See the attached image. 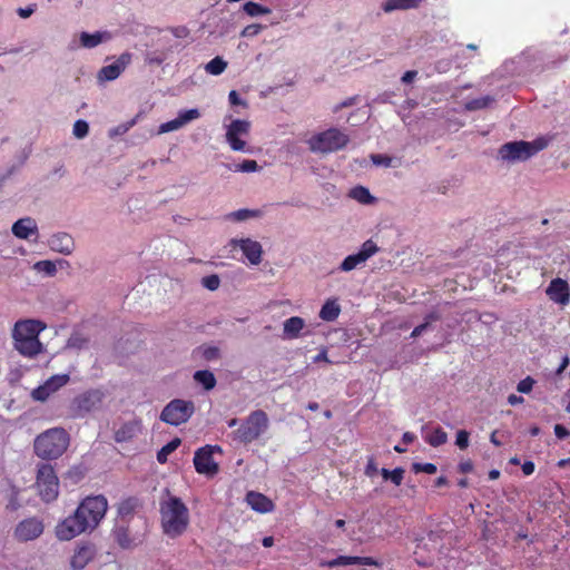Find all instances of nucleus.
<instances>
[{"mask_svg": "<svg viewBox=\"0 0 570 570\" xmlns=\"http://www.w3.org/2000/svg\"><path fill=\"white\" fill-rule=\"evenodd\" d=\"M422 0H386L382 9L385 12H392L394 10H407L417 8Z\"/></svg>", "mask_w": 570, "mask_h": 570, "instance_id": "26", "label": "nucleus"}, {"mask_svg": "<svg viewBox=\"0 0 570 570\" xmlns=\"http://www.w3.org/2000/svg\"><path fill=\"white\" fill-rule=\"evenodd\" d=\"M181 441L179 438L173 439L170 442L165 444L158 452H157V461L161 464L166 463L168 460V455L171 454L179 445Z\"/></svg>", "mask_w": 570, "mask_h": 570, "instance_id": "30", "label": "nucleus"}, {"mask_svg": "<svg viewBox=\"0 0 570 570\" xmlns=\"http://www.w3.org/2000/svg\"><path fill=\"white\" fill-rule=\"evenodd\" d=\"M228 99H229L230 105H233V106L245 105V102L239 98V95L235 90H232L229 92Z\"/></svg>", "mask_w": 570, "mask_h": 570, "instance_id": "61", "label": "nucleus"}, {"mask_svg": "<svg viewBox=\"0 0 570 570\" xmlns=\"http://www.w3.org/2000/svg\"><path fill=\"white\" fill-rule=\"evenodd\" d=\"M341 313V307L336 299H327L320 311V317L326 322L335 321Z\"/></svg>", "mask_w": 570, "mask_h": 570, "instance_id": "27", "label": "nucleus"}, {"mask_svg": "<svg viewBox=\"0 0 570 570\" xmlns=\"http://www.w3.org/2000/svg\"><path fill=\"white\" fill-rule=\"evenodd\" d=\"M181 127H183V124L179 120V118L177 117L170 121L161 124L159 129H160V132H168V131L177 130Z\"/></svg>", "mask_w": 570, "mask_h": 570, "instance_id": "52", "label": "nucleus"}, {"mask_svg": "<svg viewBox=\"0 0 570 570\" xmlns=\"http://www.w3.org/2000/svg\"><path fill=\"white\" fill-rule=\"evenodd\" d=\"M96 547L91 542H82L77 546L75 553L70 559V566L73 570H82L94 560Z\"/></svg>", "mask_w": 570, "mask_h": 570, "instance_id": "15", "label": "nucleus"}, {"mask_svg": "<svg viewBox=\"0 0 570 570\" xmlns=\"http://www.w3.org/2000/svg\"><path fill=\"white\" fill-rule=\"evenodd\" d=\"M352 564L381 567V563L372 557L338 556L337 558L332 559L324 563V566H326L328 568H335V567H341V566H352Z\"/></svg>", "mask_w": 570, "mask_h": 570, "instance_id": "18", "label": "nucleus"}, {"mask_svg": "<svg viewBox=\"0 0 570 570\" xmlns=\"http://www.w3.org/2000/svg\"><path fill=\"white\" fill-rule=\"evenodd\" d=\"M104 399L100 390H88L72 400V410L75 415L82 416L86 413L97 409Z\"/></svg>", "mask_w": 570, "mask_h": 570, "instance_id": "10", "label": "nucleus"}, {"mask_svg": "<svg viewBox=\"0 0 570 570\" xmlns=\"http://www.w3.org/2000/svg\"><path fill=\"white\" fill-rule=\"evenodd\" d=\"M246 501L253 510L261 513L271 512L274 509L273 501L259 492H248Z\"/></svg>", "mask_w": 570, "mask_h": 570, "instance_id": "22", "label": "nucleus"}, {"mask_svg": "<svg viewBox=\"0 0 570 570\" xmlns=\"http://www.w3.org/2000/svg\"><path fill=\"white\" fill-rule=\"evenodd\" d=\"M46 324L38 320H20L12 330L14 348L26 357H35L42 352L39 334Z\"/></svg>", "mask_w": 570, "mask_h": 570, "instance_id": "3", "label": "nucleus"}, {"mask_svg": "<svg viewBox=\"0 0 570 570\" xmlns=\"http://www.w3.org/2000/svg\"><path fill=\"white\" fill-rule=\"evenodd\" d=\"M35 268L39 272H43L47 275H55L57 272V267L53 262L51 261H40L35 264Z\"/></svg>", "mask_w": 570, "mask_h": 570, "instance_id": "42", "label": "nucleus"}, {"mask_svg": "<svg viewBox=\"0 0 570 570\" xmlns=\"http://www.w3.org/2000/svg\"><path fill=\"white\" fill-rule=\"evenodd\" d=\"M261 215L259 210H252V209H238L236 212H233L228 215V217L233 218L234 220H245L252 217H258Z\"/></svg>", "mask_w": 570, "mask_h": 570, "instance_id": "38", "label": "nucleus"}, {"mask_svg": "<svg viewBox=\"0 0 570 570\" xmlns=\"http://www.w3.org/2000/svg\"><path fill=\"white\" fill-rule=\"evenodd\" d=\"M356 100H357V97H350L347 99H345L344 101H342L341 104H338L337 106H335V108L333 109L335 112H337L338 110L343 109V108H347V107H351L353 105L356 104Z\"/></svg>", "mask_w": 570, "mask_h": 570, "instance_id": "59", "label": "nucleus"}, {"mask_svg": "<svg viewBox=\"0 0 570 570\" xmlns=\"http://www.w3.org/2000/svg\"><path fill=\"white\" fill-rule=\"evenodd\" d=\"M135 125V120H131L129 122H126V124H120L118 125L117 127H115L114 129L110 130L109 132V136L110 137H115V136H119V135H124L126 134L132 126Z\"/></svg>", "mask_w": 570, "mask_h": 570, "instance_id": "54", "label": "nucleus"}, {"mask_svg": "<svg viewBox=\"0 0 570 570\" xmlns=\"http://www.w3.org/2000/svg\"><path fill=\"white\" fill-rule=\"evenodd\" d=\"M439 315L436 313H430L425 316V322L415 326L411 333V337H419L430 325L431 322L438 321Z\"/></svg>", "mask_w": 570, "mask_h": 570, "instance_id": "39", "label": "nucleus"}, {"mask_svg": "<svg viewBox=\"0 0 570 570\" xmlns=\"http://www.w3.org/2000/svg\"><path fill=\"white\" fill-rule=\"evenodd\" d=\"M194 412L195 405L193 401L175 399L163 409L160 420L167 424L178 426L186 423Z\"/></svg>", "mask_w": 570, "mask_h": 570, "instance_id": "8", "label": "nucleus"}, {"mask_svg": "<svg viewBox=\"0 0 570 570\" xmlns=\"http://www.w3.org/2000/svg\"><path fill=\"white\" fill-rule=\"evenodd\" d=\"M379 252V247L372 239L363 243L358 253L348 255L342 262L340 268L343 272H350L356 268L360 264L366 262L371 256Z\"/></svg>", "mask_w": 570, "mask_h": 570, "instance_id": "12", "label": "nucleus"}, {"mask_svg": "<svg viewBox=\"0 0 570 570\" xmlns=\"http://www.w3.org/2000/svg\"><path fill=\"white\" fill-rule=\"evenodd\" d=\"M548 146V140L543 137L537 138L535 140L530 142L531 157L535 155L538 151L544 149Z\"/></svg>", "mask_w": 570, "mask_h": 570, "instance_id": "50", "label": "nucleus"}, {"mask_svg": "<svg viewBox=\"0 0 570 570\" xmlns=\"http://www.w3.org/2000/svg\"><path fill=\"white\" fill-rule=\"evenodd\" d=\"M130 55L122 53L115 62L102 67L98 72V79L101 81H111L117 79L130 62Z\"/></svg>", "mask_w": 570, "mask_h": 570, "instance_id": "17", "label": "nucleus"}, {"mask_svg": "<svg viewBox=\"0 0 570 570\" xmlns=\"http://www.w3.org/2000/svg\"><path fill=\"white\" fill-rule=\"evenodd\" d=\"M104 35L101 32L88 33L81 32L80 35V43L85 48H94L102 42Z\"/></svg>", "mask_w": 570, "mask_h": 570, "instance_id": "32", "label": "nucleus"}, {"mask_svg": "<svg viewBox=\"0 0 570 570\" xmlns=\"http://www.w3.org/2000/svg\"><path fill=\"white\" fill-rule=\"evenodd\" d=\"M257 168H258V164L256 160L246 159L243 163L236 165L235 171L253 173V171H256Z\"/></svg>", "mask_w": 570, "mask_h": 570, "instance_id": "45", "label": "nucleus"}, {"mask_svg": "<svg viewBox=\"0 0 570 570\" xmlns=\"http://www.w3.org/2000/svg\"><path fill=\"white\" fill-rule=\"evenodd\" d=\"M108 501L105 495H88L81 500L75 512L55 528V534L60 541H70L73 538L92 532L105 518Z\"/></svg>", "mask_w": 570, "mask_h": 570, "instance_id": "1", "label": "nucleus"}, {"mask_svg": "<svg viewBox=\"0 0 570 570\" xmlns=\"http://www.w3.org/2000/svg\"><path fill=\"white\" fill-rule=\"evenodd\" d=\"M424 441L429 445L438 448L448 442V434L441 426H436L425 433Z\"/></svg>", "mask_w": 570, "mask_h": 570, "instance_id": "28", "label": "nucleus"}, {"mask_svg": "<svg viewBox=\"0 0 570 570\" xmlns=\"http://www.w3.org/2000/svg\"><path fill=\"white\" fill-rule=\"evenodd\" d=\"M52 394V392L50 391V387H48L45 383L40 386H38L37 389H35L32 391V397L37 401H46L50 395Z\"/></svg>", "mask_w": 570, "mask_h": 570, "instance_id": "43", "label": "nucleus"}, {"mask_svg": "<svg viewBox=\"0 0 570 570\" xmlns=\"http://www.w3.org/2000/svg\"><path fill=\"white\" fill-rule=\"evenodd\" d=\"M140 428L141 425L139 421H130L124 423L115 432V441L118 443H122L132 440L140 432Z\"/></svg>", "mask_w": 570, "mask_h": 570, "instance_id": "23", "label": "nucleus"}, {"mask_svg": "<svg viewBox=\"0 0 570 570\" xmlns=\"http://www.w3.org/2000/svg\"><path fill=\"white\" fill-rule=\"evenodd\" d=\"M163 532L171 539L180 537L188 528L189 511L180 498L169 495L160 502Z\"/></svg>", "mask_w": 570, "mask_h": 570, "instance_id": "2", "label": "nucleus"}, {"mask_svg": "<svg viewBox=\"0 0 570 570\" xmlns=\"http://www.w3.org/2000/svg\"><path fill=\"white\" fill-rule=\"evenodd\" d=\"M470 433L466 430H459L456 432L455 445L460 450H465L469 446Z\"/></svg>", "mask_w": 570, "mask_h": 570, "instance_id": "47", "label": "nucleus"}, {"mask_svg": "<svg viewBox=\"0 0 570 570\" xmlns=\"http://www.w3.org/2000/svg\"><path fill=\"white\" fill-rule=\"evenodd\" d=\"M219 350L215 346L207 347L204 351V357L208 361L214 360L218 356Z\"/></svg>", "mask_w": 570, "mask_h": 570, "instance_id": "60", "label": "nucleus"}, {"mask_svg": "<svg viewBox=\"0 0 570 570\" xmlns=\"http://www.w3.org/2000/svg\"><path fill=\"white\" fill-rule=\"evenodd\" d=\"M351 197L358 200L362 204H370L373 200V196L370 190L363 186H357L351 190Z\"/></svg>", "mask_w": 570, "mask_h": 570, "instance_id": "36", "label": "nucleus"}, {"mask_svg": "<svg viewBox=\"0 0 570 570\" xmlns=\"http://www.w3.org/2000/svg\"><path fill=\"white\" fill-rule=\"evenodd\" d=\"M70 380L69 374L52 375L45 384L50 387L52 393L57 392L60 387L65 386Z\"/></svg>", "mask_w": 570, "mask_h": 570, "instance_id": "34", "label": "nucleus"}, {"mask_svg": "<svg viewBox=\"0 0 570 570\" xmlns=\"http://www.w3.org/2000/svg\"><path fill=\"white\" fill-rule=\"evenodd\" d=\"M549 298L560 305H567L570 301V288L567 281L562 278H554L550 282L546 289Z\"/></svg>", "mask_w": 570, "mask_h": 570, "instance_id": "16", "label": "nucleus"}, {"mask_svg": "<svg viewBox=\"0 0 570 570\" xmlns=\"http://www.w3.org/2000/svg\"><path fill=\"white\" fill-rule=\"evenodd\" d=\"M215 450L220 451V448L218 445H205L195 452L194 466L197 473L207 476H214L218 473L219 466L213 458Z\"/></svg>", "mask_w": 570, "mask_h": 570, "instance_id": "9", "label": "nucleus"}, {"mask_svg": "<svg viewBox=\"0 0 570 570\" xmlns=\"http://www.w3.org/2000/svg\"><path fill=\"white\" fill-rule=\"evenodd\" d=\"M70 444V435L63 428H52L40 433L33 442L37 456L43 460L60 458Z\"/></svg>", "mask_w": 570, "mask_h": 570, "instance_id": "4", "label": "nucleus"}, {"mask_svg": "<svg viewBox=\"0 0 570 570\" xmlns=\"http://www.w3.org/2000/svg\"><path fill=\"white\" fill-rule=\"evenodd\" d=\"M371 160L376 166H385V167L391 166V161H392V159L389 156L381 155V154H372Z\"/></svg>", "mask_w": 570, "mask_h": 570, "instance_id": "55", "label": "nucleus"}, {"mask_svg": "<svg viewBox=\"0 0 570 570\" xmlns=\"http://www.w3.org/2000/svg\"><path fill=\"white\" fill-rule=\"evenodd\" d=\"M229 244L233 247H239L252 265H258L262 262L263 247L258 242L250 238H233Z\"/></svg>", "mask_w": 570, "mask_h": 570, "instance_id": "14", "label": "nucleus"}, {"mask_svg": "<svg viewBox=\"0 0 570 570\" xmlns=\"http://www.w3.org/2000/svg\"><path fill=\"white\" fill-rule=\"evenodd\" d=\"M194 379L197 383L202 384L204 389L207 391L214 389L216 385L215 375L207 370H200L195 372Z\"/></svg>", "mask_w": 570, "mask_h": 570, "instance_id": "29", "label": "nucleus"}, {"mask_svg": "<svg viewBox=\"0 0 570 570\" xmlns=\"http://www.w3.org/2000/svg\"><path fill=\"white\" fill-rule=\"evenodd\" d=\"M139 504V499L136 497L125 498L117 505V515L121 519L130 518L134 515Z\"/></svg>", "mask_w": 570, "mask_h": 570, "instance_id": "25", "label": "nucleus"}, {"mask_svg": "<svg viewBox=\"0 0 570 570\" xmlns=\"http://www.w3.org/2000/svg\"><path fill=\"white\" fill-rule=\"evenodd\" d=\"M491 101H493V99L489 96L472 99L466 102L465 108L468 110L483 109V108L488 107Z\"/></svg>", "mask_w": 570, "mask_h": 570, "instance_id": "37", "label": "nucleus"}, {"mask_svg": "<svg viewBox=\"0 0 570 570\" xmlns=\"http://www.w3.org/2000/svg\"><path fill=\"white\" fill-rule=\"evenodd\" d=\"M43 532V524L37 518H28L19 522L14 529V538L27 542L39 538Z\"/></svg>", "mask_w": 570, "mask_h": 570, "instance_id": "13", "label": "nucleus"}, {"mask_svg": "<svg viewBox=\"0 0 570 570\" xmlns=\"http://www.w3.org/2000/svg\"><path fill=\"white\" fill-rule=\"evenodd\" d=\"M529 141H511L502 145L499 149V157L510 163L524 161L531 157Z\"/></svg>", "mask_w": 570, "mask_h": 570, "instance_id": "11", "label": "nucleus"}, {"mask_svg": "<svg viewBox=\"0 0 570 570\" xmlns=\"http://www.w3.org/2000/svg\"><path fill=\"white\" fill-rule=\"evenodd\" d=\"M199 117H200V114H199L198 109H196V108L184 110V111L179 112V115H178V118L181 121L183 126H185L189 121L195 120Z\"/></svg>", "mask_w": 570, "mask_h": 570, "instance_id": "44", "label": "nucleus"}, {"mask_svg": "<svg viewBox=\"0 0 570 570\" xmlns=\"http://www.w3.org/2000/svg\"><path fill=\"white\" fill-rule=\"evenodd\" d=\"M227 62L222 57L213 58L206 66L205 70L214 76H218L225 71Z\"/></svg>", "mask_w": 570, "mask_h": 570, "instance_id": "33", "label": "nucleus"}, {"mask_svg": "<svg viewBox=\"0 0 570 570\" xmlns=\"http://www.w3.org/2000/svg\"><path fill=\"white\" fill-rule=\"evenodd\" d=\"M12 234L20 239H28L38 234V227L32 218H20L12 225Z\"/></svg>", "mask_w": 570, "mask_h": 570, "instance_id": "21", "label": "nucleus"}, {"mask_svg": "<svg viewBox=\"0 0 570 570\" xmlns=\"http://www.w3.org/2000/svg\"><path fill=\"white\" fill-rule=\"evenodd\" d=\"M268 428V416L263 410L253 411L232 433L235 441L243 444H249L261 438Z\"/></svg>", "mask_w": 570, "mask_h": 570, "instance_id": "6", "label": "nucleus"}, {"mask_svg": "<svg viewBox=\"0 0 570 570\" xmlns=\"http://www.w3.org/2000/svg\"><path fill=\"white\" fill-rule=\"evenodd\" d=\"M202 284L209 291H216L219 287L220 279L218 275L213 274L202 278Z\"/></svg>", "mask_w": 570, "mask_h": 570, "instance_id": "46", "label": "nucleus"}, {"mask_svg": "<svg viewBox=\"0 0 570 570\" xmlns=\"http://www.w3.org/2000/svg\"><path fill=\"white\" fill-rule=\"evenodd\" d=\"M243 10L249 17H256L262 14H269L272 10L261 3L248 1L243 6Z\"/></svg>", "mask_w": 570, "mask_h": 570, "instance_id": "31", "label": "nucleus"}, {"mask_svg": "<svg viewBox=\"0 0 570 570\" xmlns=\"http://www.w3.org/2000/svg\"><path fill=\"white\" fill-rule=\"evenodd\" d=\"M521 469L524 475H531L534 472L535 465L532 461H525Z\"/></svg>", "mask_w": 570, "mask_h": 570, "instance_id": "62", "label": "nucleus"}, {"mask_svg": "<svg viewBox=\"0 0 570 570\" xmlns=\"http://www.w3.org/2000/svg\"><path fill=\"white\" fill-rule=\"evenodd\" d=\"M554 434L558 439L563 440L570 435V431L562 424H556Z\"/></svg>", "mask_w": 570, "mask_h": 570, "instance_id": "58", "label": "nucleus"}, {"mask_svg": "<svg viewBox=\"0 0 570 570\" xmlns=\"http://www.w3.org/2000/svg\"><path fill=\"white\" fill-rule=\"evenodd\" d=\"M404 478V470L402 468H395L391 471L390 479L395 485H400Z\"/></svg>", "mask_w": 570, "mask_h": 570, "instance_id": "56", "label": "nucleus"}, {"mask_svg": "<svg viewBox=\"0 0 570 570\" xmlns=\"http://www.w3.org/2000/svg\"><path fill=\"white\" fill-rule=\"evenodd\" d=\"M377 473V464L373 456H370L367 460V464L365 466V474L370 478L374 476Z\"/></svg>", "mask_w": 570, "mask_h": 570, "instance_id": "57", "label": "nucleus"}, {"mask_svg": "<svg viewBox=\"0 0 570 570\" xmlns=\"http://www.w3.org/2000/svg\"><path fill=\"white\" fill-rule=\"evenodd\" d=\"M36 487L42 501L50 503L59 495V479L49 463L38 465Z\"/></svg>", "mask_w": 570, "mask_h": 570, "instance_id": "7", "label": "nucleus"}, {"mask_svg": "<svg viewBox=\"0 0 570 570\" xmlns=\"http://www.w3.org/2000/svg\"><path fill=\"white\" fill-rule=\"evenodd\" d=\"M348 142V135L335 127L315 134L307 140L309 150L316 154H331L342 150Z\"/></svg>", "mask_w": 570, "mask_h": 570, "instance_id": "5", "label": "nucleus"}, {"mask_svg": "<svg viewBox=\"0 0 570 570\" xmlns=\"http://www.w3.org/2000/svg\"><path fill=\"white\" fill-rule=\"evenodd\" d=\"M87 343L88 340L81 337L80 335H71L70 338L68 340V346L77 350L85 347Z\"/></svg>", "mask_w": 570, "mask_h": 570, "instance_id": "53", "label": "nucleus"}, {"mask_svg": "<svg viewBox=\"0 0 570 570\" xmlns=\"http://www.w3.org/2000/svg\"><path fill=\"white\" fill-rule=\"evenodd\" d=\"M250 128V124L247 120L236 119L230 122L227 128V132L235 135H247Z\"/></svg>", "mask_w": 570, "mask_h": 570, "instance_id": "35", "label": "nucleus"}, {"mask_svg": "<svg viewBox=\"0 0 570 570\" xmlns=\"http://www.w3.org/2000/svg\"><path fill=\"white\" fill-rule=\"evenodd\" d=\"M89 125L86 120L79 119L73 124V135L75 137L81 139L88 135Z\"/></svg>", "mask_w": 570, "mask_h": 570, "instance_id": "41", "label": "nucleus"}, {"mask_svg": "<svg viewBox=\"0 0 570 570\" xmlns=\"http://www.w3.org/2000/svg\"><path fill=\"white\" fill-rule=\"evenodd\" d=\"M112 537L117 544L125 550L134 549L140 543L135 537H131L129 528L126 524H116L112 529Z\"/></svg>", "mask_w": 570, "mask_h": 570, "instance_id": "19", "label": "nucleus"}, {"mask_svg": "<svg viewBox=\"0 0 570 570\" xmlns=\"http://www.w3.org/2000/svg\"><path fill=\"white\" fill-rule=\"evenodd\" d=\"M305 326V321L299 316H292L284 322L283 333L284 337L288 340L297 338L301 331Z\"/></svg>", "mask_w": 570, "mask_h": 570, "instance_id": "24", "label": "nucleus"}, {"mask_svg": "<svg viewBox=\"0 0 570 570\" xmlns=\"http://www.w3.org/2000/svg\"><path fill=\"white\" fill-rule=\"evenodd\" d=\"M239 135H235L233 132H226V139L230 146V148L235 151H244L246 147V142L238 137Z\"/></svg>", "mask_w": 570, "mask_h": 570, "instance_id": "40", "label": "nucleus"}, {"mask_svg": "<svg viewBox=\"0 0 570 570\" xmlns=\"http://www.w3.org/2000/svg\"><path fill=\"white\" fill-rule=\"evenodd\" d=\"M534 384H535L534 379H532L531 376H527L525 379L521 380L518 383L517 390L520 393L528 394V393H530L532 391Z\"/></svg>", "mask_w": 570, "mask_h": 570, "instance_id": "49", "label": "nucleus"}, {"mask_svg": "<svg viewBox=\"0 0 570 570\" xmlns=\"http://www.w3.org/2000/svg\"><path fill=\"white\" fill-rule=\"evenodd\" d=\"M459 470L462 473H469L473 470V463L470 460L463 461L459 464Z\"/></svg>", "mask_w": 570, "mask_h": 570, "instance_id": "63", "label": "nucleus"}, {"mask_svg": "<svg viewBox=\"0 0 570 570\" xmlns=\"http://www.w3.org/2000/svg\"><path fill=\"white\" fill-rule=\"evenodd\" d=\"M416 75L417 72L415 70H409L402 76V81L404 83H410L415 79Z\"/></svg>", "mask_w": 570, "mask_h": 570, "instance_id": "64", "label": "nucleus"}, {"mask_svg": "<svg viewBox=\"0 0 570 570\" xmlns=\"http://www.w3.org/2000/svg\"><path fill=\"white\" fill-rule=\"evenodd\" d=\"M412 470L415 473H428V474H434L438 471V468L433 463H413Z\"/></svg>", "mask_w": 570, "mask_h": 570, "instance_id": "48", "label": "nucleus"}, {"mask_svg": "<svg viewBox=\"0 0 570 570\" xmlns=\"http://www.w3.org/2000/svg\"><path fill=\"white\" fill-rule=\"evenodd\" d=\"M262 30H263V26H262V24H258V23L248 24V26H246V27L242 30L240 36H242V37H255V36H257Z\"/></svg>", "mask_w": 570, "mask_h": 570, "instance_id": "51", "label": "nucleus"}, {"mask_svg": "<svg viewBox=\"0 0 570 570\" xmlns=\"http://www.w3.org/2000/svg\"><path fill=\"white\" fill-rule=\"evenodd\" d=\"M49 246L52 250L69 255L73 250V238L67 233H58L49 239Z\"/></svg>", "mask_w": 570, "mask_h": 570, "instance_id": "20", "label": "nucleus"}]
</instances>
